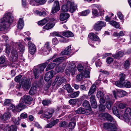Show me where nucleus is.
Masks as SVG:
<instances>
[{"label":"nucleus","instance_id":"nucleus-16","mask_svg":"<svg viewBox=\"0 0 131 131\" xmlns=\"http://www.w3.org/2000/svg\"><path fill=\"white\" fill-rule=\"evenodd\" d=\"M119 83L118 82H117L116 83V85L119 87L122 88L124 86L127 88H130L131 87L130 83L129 82L125 81L122 83H119L120 84H117V83Z\"/></svg>","mask_w":131,"mask_h":131},{"label":"nucleus","instance_id":"nucleus-60","mask_svg":"<svg viewBox=\"0 0 131 131\" xmlns=\"http://www.w3.org/2000/svg\"><path fill=\"white\" fill-rule=\"evenodd\" d=\"M105 109V106L101 104L99 107V110L100 111H104Z\"/></svg>","mask_w":131,"mask_h":131},{"label":"nucleus","instance_id":"nucleus-7","mask_svg":"<svg viewBox=\"0 0 131 131\" xmlns=\"http://www.w3.org/2000/svg\"><path fill=\"white\" fill-rule=\"evenodd\" d=\"M54 112V110L53 109L47 108L44 111L43 114L42 115V117L44 119L47 120L51 117Z\"/></svg>","mask_w":131,"mask_h":131},{"label":"nucleus","instance_id":"nucleus-49","mask_svg":"<svg viewBox=\"0 0 131 131\" xmlns=\"http://www.w3.org/2000/svg\"><path fill=\"white\" fill-rule=\"evenodd\" d=\"M90 11L89 9H88L84 11L81 13L80 15L82 16H86L89 14L90 13Z\"/></svg>","mask_w":131,"mask_h":131},{"label":"nucleus","instance_id":"nucleus-55","mask_svg":"<svg viewBox=\"0 0 131 131\" xmlns=\"http://www.w3.org/2000/svg\"><path fill=\"white\" fill-rule=\"evenodd\" d=\"M22 77V76L21 75H19L16 77L15 79V81L17 82H20H20Z\"/></svg>","mask_w":131,"mask_h":131},{"label":"nucleus","instance_id":"nucleus-1","mask_svg":"<svg viewBox=\"0 0 131 131\" xmlns=\"http://www.w3.org/2000/svg\"><path fill=\"white\" fill-rule=\"evenodd\" d=\"M11 49H12L11 57L12 61L13 62L17 61L18 58V54L16 50L18 49L19 51L23 52L24 51L25 49L24 46L22 43L20 42L14 43L10 47L9 45H6L5 51L6 53H9Z\"/></svg>","mask_w":131,"mask_h":131},{"label":"nucleus","instance_id":"nucleus-9","mask_svg":"<svg viewBox=\"0 0 131 131\" xmlns=\"http://www.w3.org/2000/svg\"><path fill=\"white\" fill-rule=\"evenodd\" d=\"M106 26L105 22L102 21H99L94 25V29L95 30L98 31L100 30L103 27H104Z\"/></svg>","mask_w":131,"mask_h":131},{"label":"nucleus","instance_id":"nucleus-58","mask_svg":"<svg viewBox=\"0 0 131 131\" xmlns=\"http://www.w3.org/2000/svg\"><path fill=\"white\" fill-rule=\"evenodd\" d=\"M119 66V64L116 61H115L113 63L112 67L113 68H117Z\"/></svg>","mask_w":131,"mask_h":131},{"label":"nucleus","instance_id":"nucleus-32","mask_svg":"<svg viewBox=\"0 0 131 131\" xmlns=\"http://www.w3.org/2000/svg\"><path fill=\"white\" fill-rule=\"evenodd\" d=\"M51 36H58L61 37L62 39V40H63V41H64V40L65 39V38L61 35H60V33L58 32H54L51 34Z\"/></svg>","mask_w":131,"mask_h":131},{"label":"nucleus","instance_id":"nucleus-44","mask_svg":"<svg viewBox=\"0 0 131 131\" xmlns=\"http://www.w3.org/2000/svg\"><path fill=\"white\" fill-rule=\"evenodd\" d=\"M19 117L16 118L14 117H13L12 118V121L14 124L17 125L19 124Z\"/></svg>","mask_w":131,"mask_h":131},{"label":"nucleus","instance_id":"nucleus-28","mask_svg":"<svg viewBox=\"0 0 131 131\" xmlns=\"http://www.w3.org/2000/svg\"><path fill=\"white\" fill-rule=\"evenodd\" d=\"M37 86H33L31 88L29 91V93L30 95H33L37 92Z\"/></svg>","mask_w":131,"mask_h":131},{"label":"nucleus","instance_id":"nucleus-57","mask_svg":"<svg viewBox=\"0 0 131 131\" xmlns=\"http://www.w3.org/2000/svg\"><path fill=\"white\" fill-rule=\"evenodd\" d=\"M11 103V102L10 100L6 99L5 100L4 102V105L9 106Z\"/></svg>","mask_w":131,"mask_h":131},{"label":"nucleus","instance_id":"nucleus-48","mask_svg":"<svg viewBox=\"0 0 131 131\" xmlns=\"http://www.w3.org/2000/svg\"><path fill=\"white\" fill-rule=\"evenodd\" d=\"M64 68L61 66L56 68V71L57 73L62 72L64 70Z\"/></svg>","mask_w":131,"mask_h":131},{"label":"nucleus","instance_id":"nucleus-40","mask_svg":"<svg viewBox=\"0 0 131 131\" xmlns=\"http://www.w3.org/2000/svg\"><path fill=\"white\" fill-rule=\"evenodd\" d=\"M80 93L79 91L75 92L70 94V96L72 98L76 97L79 96Z\"/></svg>","mask_w":131,"mask_h":131},{"label":"nucleus","instance_id":"nucleus-63","mask_svg":"<svg viewBox=\"0 0 131 131\" xmlns=\"http://www.w3.org/2000/svg\"><path fill=\"white\" fill-rule=\"evenodd\" d=\"M102 64V62L100 60H97L95 62V64L97 67H100Z\"/></svg>","mask_w":131,"mask_h":131},{"label":"nucleus","instance_id":"nucleus-54","mask_svg":"<svg viewBox=\"0 0 131 131\" xmlns=\"http://www.w3.org/2000/svg\"><path fill=\"white\" fill-rule=\"evenodd\" d=\"M88 63V62H86V63H84V70H90L91 68L89 66Z\"/></svg>","mask_w":131,"mask_h":131},{"label":"nucleus","instance_id":"nucleus-20","mask_svg":"<svg viewBox=\"0 0 131 131\" xmlns=\"http://www.w3.org/2000/svg\"><path fill=\"white\" fill-rule=\"evenodd\" d=\"M88 37L93 41H98L100 40L99 37L93 33H90Z\"/></svg>","mask_w":131,"mask_h":131},{"label":"nucleus","instance_id":"nucleus-64","mask_svg":"<svg viewBox=\"0 0 131 131\" xmlns=\"http://www.w3.org/2000/svg\"><path fill=\"white\" fill-rule=\"evenodd\" d=\"M84 67L81 64H79L77 66V69L79 71H81L84 69Z\"/></svg>","mask_w":131,"mask_h":131},{"label":"nucleus","instance_id":"nucleus-5","mask_svg":"<svg viewBox=\"0 0 131 131\" xmlns=\"http://www.w3.org/2000/svg\"><path fill=\"white\" fill-rule=\"evenodd\" d=\"M76 65L74 63L72 62H69V66L65 70V72L67 75H73L75 70Z\"/></svg>","mask_w":131,"mask_h":131},{"label":"nucleus","instance_id":"nucleus-36","mask_svg":"<svg viewBox=\"0 0 131 131\" xmlns=\"http://www.w3.org/2000/svg\"><path fill=\"white\" fill-rule=\"evenodd\" d=\"M109 23L110 25L116 28H118L120 26L119 25L116 21L114 20L110 21Z\"/></svg>","mask_w":131,"mask_h":131},{"label":"nucleus","instance_id":"nucleus-43","mask_svg":"<svg viewBox=\"0 0 131 131\" xmlns=\"http://www.w3.org/2000/svg\"><path fill=\"white\" fill-rule=\"evenodd\" d=\"M84 76L81 73L78 74L76 77L77 80V81L79 82L81 81L83 79Z\"/></svg>","mask_w":131,"mask_h":131},{"label":"nucleus","instance_id":"nucleus-11","mask_svg":"<svg viewBox=\"0 0 131 131\" xmlns=\"http://www.w3.org/2000/svg\"><path fill=\"white\" fill-rule=\"evenodd\" d=\"M67 5L69 6V11L71 13L74 12L77 9V5L74 2L68 1L67 2Z\"/></svg>","mask_w":131,"mask_h":131},{"label":"nucleus","instance_id":"nucleus-10","mask_svg":"<svg viewBox=\"0 0 131 131\" xmlns=\"http://www.w3.org/2000/svg\"><path fill=\"white\" fill-rule=\"evenodd\" d=\"M66 80L65 78L62 76L59 75L56 76L54 82L55 84L60 85L62 83L66 82Z\"/></svg>","mask_w":131,"mask_h":131},{"label":"nucleus","instance_id":"nucleus-59","mask_svg":"<svg viewBox=\"0 0 131 131\" xmlns=\"http://www.w3.org/2000/svg\"><path fill=\"white\" fill-rule=\"evenodd\" d=\"M35 2L39 3L41 5H42L45 3L47 0H35Z\"/></svg>","mask_w":131,"mask_h":131},{"label":"nucleus","instance_id":"nucleus-34","mask_svg":"<svg viewBox=\"0 0 131 131\" xmlns=\"http://www.w3.org/2000/svg\"><path fill=\"white\" fill-rule=\"evenodd\" d=\"M54 25V23H48L45 26L43 27V28L47 30H48L52 28Z\"/></svg>","mask_w":131,"mask_h":131},{"label":"nucleus","instance_id":"nucleus-38","mask_svg":"<svg viewBox=\"0 0 131 131\" xmlns=\"http://www.w3.org/2000/svg\"><path fill=\"white\" fill-rule=\"evenodd\" d=\"M75 112L77 114H83L86 113L85 109L82 107L79 108L77 110H75Z\"/></svg>","mask_w":131,"mask_h":131},{"label":"nucleus","instance_id":"nucleus-12","mask_svg":"<svg viewBox=\"0 0 131 131\" xmlns=\"http://www.w3.org/2000/svg\"><path fill=\"white\" fill-rule=\"evenodd\" d=\"M21 100L25 104L30 105L31 104V102L32 100V99L29 95H25L21 97Z\"/></svg>","mask_w":131,"mask_h":131},{"label":"nucleus","instance_id":"nucleus-21","mask_svg":"<svg viewBox=\"0 0 131 131\" xmlns=\"http://www.w3.org/2000/svg\"><path fill=\"white\" fill-rule=\"evenodd\" d=\"M71 51V46L70 45L67 47L63 51H62L61 53V54L62 55H67L69 54Z\"/></svg>","mask_w":131,"mask_h":131},{"label":"nucleus","instance_id":"nucleus-3","mask_svg":"<svg viewBox=\"0 0 131 131\" xmlns=\"http://www.w3.org/2000/svg\"><path fill=\"white\" fill-rule=\"evenodd\" d=\"M104 116L108 121L111 123H106L104 124L103 127L105 129H110L111 131H116L119 130L118 127L114 125L116 123V122L111 115L108 113H105L104 114Z\"/></svg>","mask_w":131,"mask_h":131},{"label":"nucleus","instance_id":"nucleus-51","mask_svg":"<svg viewBox=\"0 0 131 131\" xmlns=\"http://www.w3.org/2000/svg\"><path fill=\"white\" fill-rule=\"evenodd\" d=\"M96 96L97 98L103 97L104 95L103 93L100 91H97V92Z\"/></svg>","mask_w":131,"mask_h":131},{"label":"nucleus","instance_id":"nucleus-42","mask_svg":"<svg viewBox=\"0 0 131 131\" xmlns=\"http://www.w3.org/2000/svg\"><path fill=\"white\" fill-rule=\"evenodd\" d=\"M75 125V123L74 122H70L68 127L69 129L72 130L74 128Z\"/></svg>","mask_w":131,"mask_h":131},{"label":"nucleus","instance_id":"nucleus-23","mask_svg":"<svg viewBox=\"0 0 131 131\" xmlns=\"http://www.w3.org/2000/svg\"><path fill=\"white\" fill-rule=\"evenodd\" d=\"M64 89L67 90L68 93H71L73 91V89L71 87L70 85L69 84L65 85L63 86Z\"/></svg>","mask_w":131,"mask_h":131},{"label":"nucleus","instance_id":"nucleus-25","mask_svg":"<svg viewBox=\"0 0 131 131\" xmlns=\"http://www.w3.org/2000/svg\"><path fill=\"white\" fill-rule=\"evenodd\" d=\"M129 115L131 116V109L130 108H127L125 109V118H128Z\"/></svg>","mask_w":131,"mask_h":131},{"label":"nucleus","instance_id":"nucleus-27","mask_svg":"<svg viewBox=\"0 0 131 131\" xmlns=\"http://www.w3.org/2000/svg\"><path fill=\"white\" fill-rule=\"evenodd\" d=\"M25 107V106L23 103H20L16 106V111L19 112Z\"/></svg>","mask_w":131,"mask_h":131},{"label":"nucleus","instance_id":"nucleus-31","mask_svg":"<svg viewBox=\"0 0 131 131\" xmlns=\"http://www.w3.org/2000/svg\"><path fill=\"white\" fill-rule=\"evenodd\" d=\"M90 70H84L82 72L84 77L86 78H90Z\"/></svg>","mask_w":131,"mask_h":131},{"label":"nucleus","instance_id":"nucleus-18","mask_svg":"<svg viewBox=\"0 0 131 131\" xmlns=\"http://www.w3.org/2000/svg\"><path fill=\"white\" fill-rule=\"evenodd\" d=\"M53 77V71H50L47 72L45 77V80L46 81H48Z\"/></svg>","mask_w":131,"mask_h":131},{"label":"nucleus","instance_id":"nucleus-45","mask_svg":"<svg viewBox=\"0 0 131 131\" xmlns=\"http://www.w3.org/2000/svg\"><path fill=\"white\" fill-rule=\"evenodd\" d=\"M28 46L29 48V51H31V48L34 47H35L34 44L32 42L30 41H29L28 42Z\"/></svg>","mask_w":131,"mask_h":131},{"label":"nucleus","instance_id":"nucleus-4","mask_svg":"<svg viewBox=\"0 0 131 131\" xmlns=\"http://www.w3.org/2000/svg\"><path fill=\"white\" fill-rule=\"evenodd\" d=\"M48 64L47 62H46L42 64L38 65L37 68L34 67L33 71L35 79H38L39 75V73H41L43 72L45 68Z\"/></svg>","mask_w":131,"mask_h":131},{"label":"nucleus","instance_id":"nucleus-35","mask_svg":"<svg viewBox=\"0 0 131 131\" xmlns=\"http://www.w3.org/2000/svg\"><path fill=\"white\" fill-rule=\"evenodd\" d=\"M124 55V53L121 52H119L115 54L112 55V57L114 58L118 59L122 57Z\"/></svg>","mask_w":131,"mask_h":131},{"label":"nucleus","instance_id":"nucleus-26","mask_svg":"<svg viewBox=\"0 0 131 131\" xmlns=\"http://www.w3.org/2000/svg\"><path fill=\"white\" fill-rule=\"evenodd\" d=\"M96 86L95 84H93L91 87L88 93V95L90 96L93 94L96 91Z\"/></svg>","mask_w":131,"mask_h":131},{"label":"nucleus","instance_id":"nucleus-47","mask_svg":"<svg viewBox=\"0 0 131 131\" xmlns=\"http://www.w3.org/2000/svg\"><path fill=\"white\" fill-rule=\"evenodd\" d=\"M113 103L112 101H107V102H106V107L108 109H110L111 108V107Z\"/></svg>","mask_w":131,"mask_h":131},{"label":"nucleus","instance_id":"nucleus-13","mask_svg":"<svg viewBox=\"0 0 131 131\" xmlns=\"http://www.w3.org/2000/svg\"><path fill=\"white\" fill-rule=\"evenodd\" d=\"M60 9L59 2L58 1H56L54 2L53 6L52 9L51 13L52 14L56 13Z\"/></svg>","mask_w":131,"mask_h":131},{"label":"nucleus","instance_id":"nucleus-56","mask_svg":"<svg viewBox=\"0 0 131 131\" xmlns=\"http://www.w3.org/2000/svg\"><path fill=\"white\" fill-rule=\"evenodd\" d=\"M36 13L38 15L40 16H45L46 14V13L45 11L41 12L37 11H36Z\"/></svg>","mask_w":131,"mask_h":131},{"label":"nucleus","instance_id":"nucleus-17","mask_svg":"<svg viewBox=\"0 0 131 131\" xmlns=\"http://www.w3.org/2000/svg\"><path fill=\"white\" fill-rule=\"evenodd\" d=\"M90 101L91 102L92 107L93 108L97 107V105L96 101L95 99V96L92 95L90 98Z\"/></svg>","mask_w":131,"mask_h":131},{"label":"nucleus","instance_id":"nucleus-30","mask_svg":"<svg viewBox=\"0 0 131 131\" xmlns=\"http://www.w3.org/2000/svg\"><path fill=\"white\" fill-rule=\"evenodd\" d=\"M82 106L83 107L86 108L87 109L89 110H90L91 109L89 102L86 100H85L84 101L82 104Z\"/></svg>","mask_w":131,"mask_h":131},{"label":"nucleus","instance_id":"nucleus-52","mask_svg":"<svg viewBox=\"0 0 131 131\" xmlns=\"http://www.w3.org/2000/svg\"><path fill=\"white\" fill-rule=\"evenodd\" d=\"M78 100L77 99H70L69 101V102L71 105H75L78 101Z\"/></svg>","mask_w":131,"mask_h":131},{"label":"nucleus","instance_id":"nucleus-8","mask_svg":"<svg viewBox=\"0 0 131 131\" xmlns=\"http://www.w3.org/2000/svg\"><path fill=\"white\" fill-rule=\"evenodd\" d=\"M51 50L49 42H47L45 44L44 46L42 47L41 49V53L42 54L47 55L49 54Z\"/></svg>","mask_w":131,"mask_h":131},{"label":"nucleus","instance_id":"nucleus-22","mask_svg":"<svg viewBox=\"0 0 131 131\" xmlns=\"http://www.w3.org/2000/svg\"><path fill=\"white\" fill-rule=\"evenodd\" d=\"M24 25V22L22 18H19L18 24L17 25V27L19 29H21L23 28Z\"/></svg>","mask_w":131,"mask_h":131},{"label":"nucleus","instance_id":"nucleus-2","mask_svg":"<svg viewBox=\"0 0 131 131\" xmlns=\"http://www.w3.org/2000/svg\"><path fill=\"white\" fill-rule=\"evenodd\" d=\"M13 17L10 13L5 14L0 20V31H4L8 28L13 23Z\"/></svg>","mask_w":131,"mask_h":131},{"label":"nucleus","instance_id":"nucleus-19","mask_svg":"<svg viewBox=\"0 0 131 131\" xmlns=\"http://www.w3.org/2000/svg\"><path fill=\"white\" fill-rule=\"evenodd\" d=\"M66 57H61L56 59L53 60V62L55 63L56 65H59L62 62L66 60Z\"/></svg>","mask_w":131,"mask_h":131},{"label":"nucleus","instance_id":"nucleus-53","mask_svg":"<svg viewBox=\"0 0 131 131\" xmlns=\"http://www.w3.org/2000/svg\"><path fill=\"white\" fill-rule=\"evenodd\" d=\"M6 60L5 57L3 56L0 57V64H4Z\"/></svg>","mask_w":131,"mask_h":131},{"label":"nucleus","instance_id":"nucleus-50","mask_svg":"<svg viewBox=\"0 0 131 131\" xmlns=\"http://www.w3.org/2000/svg\"><path fill=\"white\" fill-rule=\"evenodd\" d=\"M67 123L66 122H62L59 123V126L65 128L67 126Z\"/></svg>","mask_w":131,"mask_h":131},{"label":"nucleus","instance_id":"nucleus-39","mask_svg":"<svg viewBox=\"0 0 131 131\" xmlns=\"http://www.w3.org/2000/svg\"><path fill=\"white\" fill-rule=\"evenodd\" d=\"M68 5L67 4L66 5H63L62 6L61 10V11L62 12L66 13L68 11L69 8L67 6Z\"/></svg>","mask_w":131,"mask_h":131},{"label":"nucleus","instance_id":"nucleus-6","mask_svg":"<svg viewBox=\"0 0 131 131\" xmlns=\"http://www.w3.org/2000/svg\"><path fill=\"white\" fill-rule=\"evenodd\" d=\"M20 84H22L23 87L25 90L29 89L31 85L30 79L25 77H23L21 79Z\"/></svg>","mask_w":131,"mask_h":131},{"label":"nucleus","instance_id":"nucleus-15","mask_svg":"<svg viewBox=\"0 0 131 131\" xmlns=\"http://www.w3.org/2000/svg\"><path fill=\"white\" fill-rule=\"evenodd\" d=\"M60 20L62 21L66 20L64 22V23H66L70 15L67 13L62 12L60 14Z\"/></svg>","mask_w":131,"mask_h":131},{"label":"nucleus","instance_id":"nucleus-41","mask_svg":"<svg viewBox=\"0 0 131 131\" xmlns=\"http://www.w3.org/2000/svg\"><path fill=\"white\" fill-rule=\"evenodd\" d=\"M56 65L55 63H51L49 64L46 68V71H48L51 69H53Z\"/></svg>","mask_w":131,"mask_h":131},{"label":"nucleus","instance_id":"nucleus-33","mask_svg":"<svg viewBox=\"0 0 131 131\" xmlns=\"http://www.w3.org/2000/svg\"><path fill=\"white\" fill-rule=\"evenodd\" d=\"M120 78L119 81H117L115 82V84L116 85V83L117 82H118L119 83H117V84H120L119 83H123L125 79V75L124 74L122 73L119 75Z\"/></svg>","mask_w":131,"mask_h":131},{"label":"nucleus","instance_id":"nucleus-24","mask_svg":"<svg viewBox=\"0 0 131 131\" xmlns=\"http://www.w3.org/2000/svg\"><path fill=\"white\" fill-rule=\"evenodd\" d=\"M11 116L9 112H6L2 116V119L3 121L9 119Z\"/></svg>","mask_w":131,"mask_h":131},{"label":"nucleus","instance_id":"nucleus-46","mask_svg":"<svg viewBox=\"0 0 131 131\" xmlns=\"http://www.w3.org/2000/svg\"><path fill=\"white\" fill-rule=\"evenodd\" d=\"M51 102V101L49 100H43L42 101V104L44 106H48Z\"/></svg>","mask_w":131,"mask_h":131},{"label":"nucleus","instance_id":"nucleus-14","mask_svg":"<svg viewBox=\"0 0 131 131\" xmlns=\"http://www.w3.org/2000/svg\"><path fill=\"white\" fill-rule=\"evenodd\" d=\"M113 93L115 99H116L117 96L118 97L122 96V95L125 96L127 94V92L123 90H119L116 92L114 91L113 92Z\"/></svg>","mask_w":131,"mask_h":131},{"label":"nucleus","instance_id":"nucleus-37","mask_svg":"<svg viewBox=\"0 0 131 131\" xmlns=\"http://www.w3.org/2000/svg\"><path fill=\"white\" fill-rule=\"evenodd\" d=\"M62 35L63 36L67 37H72L73 36V34L70 31L65 32L63 33Z\"/></svg>","mask_w":131,"mask_h":131},{"label":"nucleus","instance_id":"nucleus-61","mask_svg":"<svg viewBox=\"0 0 131 131\" xmlns=\"http://www.w3.org/2000/svg\"><path fill=\"white\" fill-rule=\"evenodd\" d=\"M117 15L120 19L121 20L123 19V16L121 12H118L117 13Z\"/></svg>","mask_w":131,"mask_h":131},{"label":"nucleus","instance_id":"nucleus-62","mask_svg":"<svg viewBox=\"0 0 131 131\" xmlns=\"http://www.w3.org/2000/svg\"><path fill=\"white\" fill-rule=\"evenodd\" d=\"M113 59L110 57H108L106 59V61L108 64L111 63L113 61Z\"/></svg>","mask_w":131,"mask_h":131},{"label":"nucleus","instance_id":"nucleus-29","mask_svg":"<svg viewBox=\"0 0 131 131\" xmlns=\"http://www.w3.org/2000/svg\"><path fill=\"white\" fill-rule=\"evenodd\" d=\"M49 20V18L48 17H46L43 19L38 22V24L39 25L42 26L44 25Z\"/></svg>","mask_w":131,"mask_h":131}]
</instances>
